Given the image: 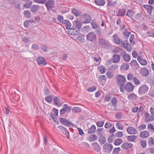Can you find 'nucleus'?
I'll use <instances>...</instances> for the list:
<instances>
[{"mask_svg":"<svg viewBox=\"0 0 154 154\" xmlns=\"http://www.w3.org/2000/svg\"><path fill=\"white\" fill-rule=\"evenodd\" d=\"M111 103L112 105L114 106V110H117V108L116 106H117V99L115 97H113L112 98L111 100Z\"/></svg>","mask_w":154,"mask_h":154,"instance_id":"nucleus-26","label":"nucleus"},{"mask_svg":"<svg viewBox=\"0 0 154 154\" xmlns=\"http://www.w3.org/2000/svg\"><path fill=\"white\" fill-rule=\"evenodd\" d=\"M72 111L74 112H78L81 111V108L79 107H75L72 108Z\"/></svg>","mask_w":154,"mask_h":154,"instance_id":"nucleus-40","label":"nucleus"},{"mask_svg":"<svg viewBox=\"0 0 154 154\" xmlns=\"http://www.w3.org/2000/svg\"><path fill=\"white\" fill-rule=\"evenodd\" d=\"M37 61L39 65H45L47 64L45 59L42 57H38L37 58Z\"/></svg>","mask_w":154,"mask_h":154,"instance_id":"nucleus-11","label":"nucleus"},{"mask_svg":"<svg viewBox=\"0 0 154 154\" xmlns=\"http://www.w3.org/2000/svg\"><path fill=\"white\" fill-rule=\"evenodd\" d=\"M137 63L136 60H133L130 63V65L132 67H134L137 65Z\"/></svg>","mask_w":154,"mask_h":154,"instance_id":"nucleus-61","label":"nucleus"},{"mask_svg":"<svg viewBox=\"0 0 154 154\" xmlns=\"http://www.w3.org/2000/svg\"><path fill=\"white\" fill-rule=\"evenodd\" d=\"M40 7V6L38 5H33L30 8L31 11L32 13L36 12L38 10Z\"/></svg>","mask_w":154,"mask_h":154,"instance_id":"nucleus-23","label":"nucleus"},{"mask_svg":"<svg viewBox=\"0 0 154 154\" xmlns=\"http://www.w3.org/2000/svg\"><path fill=\"white\" fill-rule=\"evenodd\" d=\"M148 144L150 146L154 145V141L152 137L148 139Z\"/></svg>","mask_w":154,"mask_h":154,"instance_id":"nucleus-54","label":"nucleus"},{"mask_svg":"<svg viewBox=\"0 0 154 154\" xmlns=\"http://www.w3.org/2000/svg\"><path fill=\"white\" fill-rule=\"evenodd\" d=\"M86 39L88 41L91 42H94L96 40V35L94 32H90L87 35Z\"/></svg>","mask_w":154,"mask_h":154,"instance_id":"nucleus-2","label":"nucleus"},{"mask_svg":"<svg viewBox=\"0 0 154 154\" xmlns=\"http://www.w3.org/2000/svg\"><path fill=\"white\" fill-rule=\"evenodd\" d=\"M104 124V122L103 121L98 122L97 123V125L98 127H102Z\"/></svg>","mask_w":154,"mask_h":154,"instance_id":"nucleus-63","label":"nucleus"},{"mask_svg":"<svg viewBox=\"0 0 154 154\" xmlns=\"http://www.w3.org/2000/svg\"><path fill=\"white\" fill-rule=\"evenodd\" d=\"M85 23H89L91 20V17L90 15L88 14L85 16Z\"/></svg>","mask_w":154,"mask_h":154,"instance_id":"nucleus-43","label":"nucleus"},{"mask_svg":"<svg viewBox=\"0 0 154 154\" xmlns=\"http://www.w3.org/2000/svg\"><path fill=\"white\" fill-rule=\"evenodd\" d=\"M73 32L72 34L73 35H78L79 33L80 30L78 29H77L76 28H73Z\"/></svg>","mask_w":154,"mask_h":154,"instance_id":"nucleus-59","label":"nucleus"},{"mask_svg":"<svg viewBox=\"0 0 154 154\" xmlns=\"http://www.w3.org/2000/svg\"><path fill=\"white\" fill-rule=\"evenodd\" d=\"M92 146L94 149L99 152L100 150V147L99 144L97 142H95L92 144Z\"/></svg>","mask_w":154,"mask_h":154,"instance_id":"nucleus-31","label":"nucleus"},{"mask_svg":"<svg viewBox=\"0 0 154 154\" xmlns=\"http://www.w3.org/2000/svg\"><path fill=\"white\" fill-rule=\"evenodd\" d=\"M124 88L126 91L130 92L133 91L134 87L131 83L128 82L126 84Z\"/></svg>","mask_w":154,"mask_h":154,"instance_id":"nucleus-12","label":"nucleus"},{"mask_svg":"<svg viewBox=\"0 0 154 154\" xmlns=\"http://www.w3.org/2000/svg\"><path fill=\"white\" fill-rule=\"evenodd\" d=\"M148 87L146 85H144L139 88L138 93L140 95L145 94L148 92Z\"/></svg>","mask_w":154,"mask_h":154,"instance_id":"nucleus-5","label":"nucleus"},{"mask_svg":"<svg viewBox=\"0 0 154 154\" xmlns=\"http://www.w3.org/2000/svg\"><path fill=\"white\" fill-rule=\"evenodd\" d=\"M62 24H64L67 29H70L71 27V23L67 20H64L62 21Z\"/></svg>","mask_w":154,"mask_h":154,"instance_id":"nucleus-29","label":"nucleus"},{"mask_svg":"<svg viewBox=\"0 0 154 154\" xmlns=\"http://www.w3.org/2000/svg\"><path fill=\"white\" fill-rule=\"evenodd\" d=\"M113 38L114 43L117 44H120L122 42V40L119 38L116 34H115L113 35Z\"/></svg>","mask_w":154,"mask_h":154,"instance_id":"nucleus-16","label":"nucleus"},{"mask_svg":"<svg viewBox=\"0 0 154 154\" xmlns=\"http://www.w3.org/2000/svg\"><path fill=\"white\" fill-rule=\"evenodd\" d=\"M136 95L134 94H129L128 96V99L129 100H134L136 99Z\"/></svg>","mask_w":154,"mask_h":154,"instance_id":"nucleus-45","label":"nucleus"},{"mask_svg":"<svg viewBox=\"0 0 154 154\" xmlns=\"http://www.w3.org/2000/svg\"><path fill=\"white\" fill-rule=\"evenodd\" d=\"M121 55L117 54H114L112 57V61L114 63H117L120 61Z\"/></svg>","mask_w":154,"mask_h":154,"instance_id":"nucleus-20","label":"nucleus"},{"mask_svg":"<svg viewBox=\"0 0 154 154\" xmlns=\"http://www.w3.org/2000/svg\"><path fill=\"white\" fill-rule=\"evenodd\" d=\"M9 3L12 6L15 7L17 9H20V5L17 2L18 0H8Z\"/></svg>","mask_w":154,"mask_h":154,"instance_id":"nucleus-7","label":"nucleus"},{"mask_svg":"<svg viewBox=\"0 0 154 154\" xmlns=\"http://www.w3.org/2000/svg\"><path fill=\"white\" fill-rule=\"evenodd\" d=\"M146 34L148 36L152 37L154 38V31L150 32H148L146 33Z\"/></svg>","mask_w":154,"mask_h":154,"instance_id":"nucleus-64","label":"nucleus"},{"mask_svg":"<svg viewBox=\"0 0 154 154\" xmlns=\"http://www.w3.org/2000/svg\"><path fill=\"white\" fill-rule=\"evenodd\" d=\"M71 110V107L69 106L67 104H64L63 105V108L60 109V114L63 115L66 112H70Z\"/></svg>","mask_w":154,"mask_h":154,"instance_id":"nucleus-8","label":"nucleus"},{"mask_svg":"<svg viewBox=\"0 0 154 154\" xmlns=\"http://www.w3.org/2000/svg\"><path fill=\"white\" fill-rule=\"evenodd\" d=\"M91 23L93 29H97L99 28V26L96 23L94 20L92 21Z\"/></svg>","mask_w":154,"mask_h":154,"instance_id":"nucleus-50","label":"nucleus"},{"mask_svg":"<svg viewBox=\"0 0 154 154\" xmlns=\"http://www.w3.org/2000/svg\"><path fill=\"white\" fill-rule=\"evenodd\" d=\"M131 34V32H128L127 29H125L123 32V36L125 38H128L129 37V36Z\"/></svg>","mask_w":154,"mask_h":154,"instance_id":"nucleus-32","label":"nucleus"},{"mask_svg":"<svg viewBox=\"0 0 154 154\" xmlns=\"http://www.w3.org/2000/svg\"><path fill=\"white\" fill-rule=\"evenodd\" d=\"M116 83L119 85H125L126 82L125 78L122 75H118L116 78Z\"/></svg>","mask_w":154,"mask_h":154,"instance_id":"nucleus-1","label":"nucleus"},{"mask_svg":"<svg viewBox=\"0 0 154 154\" xmlns=\"http://www.w3.org/2000/svg\"><path fill=\"white\" fill-rule=\"evenodd\" d=\"M148 82L150 83L151 86H154V79H148Z\"/></svg>","mask_w":154,"mask_h":154,"instance_id":"nucleus-62","label":"nucleus"},{"mask_svg":"<svg viewBox=\"0 0 154 154\" xmlns=\"http://www.w3.org/2000/svg\"><path fill=\"white\" fill-rule=\"evenodd\" d=\"M73 28H75L80 30L82 26V24L79 21H76L73 22Z\"/></svg>","mask_w":154,"mask_h":154,"instance_id":"nucleus-19","label":"nucleus"},{"mask_svg":"<svg viewBox=\"0 0 154 154\" xmlns=\"http://www.w3.org/2000/svg\"><path fill=\"white\" fill-rule=\"evenodd\" d=\"M106 74L107 78L109 79H112L113 76V74L110 71L107 72Z\"/></svg>","mask_w":154,"mask_h":154,"instance_id":"nucleus-49","label":"nucleus"},{"mask_svg":"<svg viewBox=\"0 0 154 154\" xmlns=\"http://www.w3.org/2000/svg\"><path fill=\"white\" fill-rule=\"evenodd\" d=\"M98 43L102 46L108 47L109 42L103 38H100L98 39Z\"/></svg>","mask_w":154,"mask_h":154,"instance_id":"nucleus-10","label":"nucleus"},{"mask_svg":"<svg viewBox=\"0 0 154 154\" xmlns=\"http://www.w3.org/2000/svg\"><path fill=\"white\" fill-rule=\"evenodd\" d=\"M115 138V135L112 134L111 135V136L109 137L107 139L109 143H111L112 142L113 139Z\"/></svg>","mask_w":154,"mask_h":154,"instance_id":"nucleus-47","label":"nucleus"},{"mask_svg":"<svg viewBox=\"0 0 154 154\" xmlns=\"http://www.w3.org/2000/svg\"><path fill=\"white\" fill-rule=\"evenodd\" d=\"M98 69L102 74L105 73L106 71V69L105 67L103 66H100L99 68H98Z\"/></svg>","mask_w":154,"mask_h":154,"instance_id":"nucleus-37","label":"nucleus"},{"mask_svg":"<svg viewBox=\"0 0 154 154\" xmlns=\"http://www.w3.org/2000/svg\"><path fill=\"white\" fill-rule=\"evenodd\" d=\"M141 145L143 148H145L146 146V141L142 140H140Z\"/></svg>","mask_w":154,"mask_h":154,"instance_id":"nucleus-51","label":"nucleus"},{"mask_svg":"<svg viewBox=\"0 0 154 154\" xmlns=\"http://www.w3.org/2000/svg\"><path fill=\"white\" fill-rule=\"evenodd\" d=\"M149 133L147 131H144L141 132L140 134V136L142 138H146L149 137Z\"/></svg>","mask_w":154,"mask_h":154,"instance_id":"nucleus-21","label":"nucleus"},{"mask_svg":"<svg viewBox=\"0 0 154 154\" xmlns=\"http://www.w3.org/2000/svg\"><path fill=\"white\" fill-rule=\"evenodd\" d=\"M117 4V2L116 1L112 2L109 1L107 4V6L111 7L113 5H115Z\"/></svg>","mask_w":154,"mask_h":154,"instance_id":"nucleus-53","label":"nucleus"},{"mask_svg":"<svg viewBox=\"0 0 154 154\" xmlns=\"http://www.w3.org/2000/svg\"><path fill=\"white\" fill-rule=\"evenodd\" d=\"M148 128L150 130L152 133L154 132V128L153 125L151 123H149L148 125Z\"/></svg>","mask_w":154,"mask_h":154,"instance_id":"nucleus-46","label":"nucleus"},{"mask_svg":"<svg viewBox=\"0 0 154 154\" xmlns=\"http://www.w3.org/2000/svg\"><path fill=\"white\" fill-rule=\"evenodd\" d=\"M118 67V65L116 64H112L109 67V69L111 71H113L117 69Z\"/></svg>","mask_w":154,"mask_h":154,"instance_id":"nucleus-44","label":"nucleus"},{"mask_svg":"<svg viewBox=\"0 0 154 154\" xmlns=\"http://www.w3.org/2000/svg\"><path fill=\"white\" fill-rule=\"evenodd\" d=\"M129 68V65L127 63L123 64L121 66V70H128Z\"/></svg>","mask_w":154,"mask_h":154,"instance_id":"nucleus-41","label":"nucleus"},{"mask_svg":"<svg viewBox=\"0 0 154 154\" xmlns=\"http://www.w3.org/2000/svg\"><path fill=\"white\" fill-rule=\"evenodd\" d=\"M140 15V14L139 13L135 15L134 18H132V19L134 21L137 20L139 19Z\"/></svg>","mask_w":154,"mask_h":154,"instance_id":"nucleus-55","label":"nucleus"},{"mask_svg":"<svg viewBox=\"0 0 154 154\" xmlns=\"http://www.w3.org/2000/svg\"><path fill=\"white\" fill-rule=\"evenodd\" d=\"M60 122H62L64 125H66L68 127L70 126H73V124L67 120L66 119L63 118H61L60 119Z\"/></svg>","mask_w":154,"mask_h":154,"instance_id":"nucleus-9","label":"nucleus"},{"mask_svg":"<svg viewBox=\"0 0 154 154\" xmlns=\"http://www.w3.org/2000/svg\"><path fill=\"white\" fill-rule=\"evenodd\" d=\"M143 7L147 10V13L149 14H151L152 13V11L153 8V7L151 5H144Z\"/></svg>","mask_w":154,"mask_h":154,"instance_id":"nucleus-25","label":"nucleus"},{"mask_svg":"<svg viewBox=\"0 0 154 154\" xmlns=\"http://www.w3.org/2000/svg\"><path fill=\"white\" fill-rule=\"evenodd\" d=\"M133 81L134 83L136 85H138L140 83V81L137 79L135 77L133 78Z\"/></svg>","mask_w":154,"mask_h":154,"instance_id":"nucleus-52","label":"nucleus"},{"mask_svg":"<svg viewBox=\"0 0 154 154\" xmlns=\"http://www.w3.org/2000/svg\"><path fill=\"white\" fill-rule=\"evenodd\" d=\"M127 131L130 134H136L137 133L136 129L131 126L127 128Z\"/></svg>","mask_w":154,"mask_h":154,"instance_id":"nucleus-14","label":"nucleus"},{"mask_svg":"<svg viewBox=\"0 0 154 154\" xmlns=\"http://www.w3.org/2000/svg\"><path fill=\"white\" fill-rule=\"evenodd\" d=\"M134 38V34H132L131 35L129 38L130 42L132 43L133 45L135 44V42H133Z\"/></svg>","mask_w":154,"mask_h":154,"instance_id":"nucleus-60","label":"nucleus"},{"mask_svg":"<svg viewBox=\"0 0 154 154\" xmlns=\"http://www.w3.org/2000/svg\"><path fill=\"white\" fill-rule=\"evenodd\" d=\"M120 150V149L119 147L114 148L112 151L113 154H118Z\"/></svg>","mask_w":154,"mask_h":154,"instance_id":"nucleus-56","label":"nucleus"},{"mask_svg":"<svg viewBox=\"0 0 154 154\" xmlns=\"http://www.w3.org/2000/svg\"><path fill=\"white\" fill-rule=\"evenodd\" d=\"M126 12V10L125 8H122L119 9L117 12V15L119 17H123L125 14Z\"/></svg>","mask_w":154,"mask_h":154,"instance_id":"nucleus-17","label":"nucleus"},{"mask_svg":"<svg viewBox=\"0 0 154 154\" xmlns=\"http://www.w3.org/2000/svg\"><path fill=\"white\" fill-rule=\"evenodd\" d=\"M45 5L46 6L48 11H49L52 9L55 5V2L53 0H49L46 2Z\"/></svg>","mask_w":154,"mask_h":154,"instance_id":"nucleus-4","label":"nucleus"},{"mask_svg":"<svg viewBox=\"0 0 154 154\" xmlns=\"http://www.w3.org/2000/svg\"><path fill=\"white\" fill-rule=\"evenodd\" d=\"M99 141L100 143L102 144H104L106 142V140L105 137L102 135H101L100 136L99 138Z\"/></svg>","mask_w":154,"mask_h":154,"instance_id":"nucleus-34","label":"nucleus"},{"mask_svg":"<svg viewBox=\"0 0 154 154\" xmlns=\"http://www.w3.org/2000/svg\"><path fill=\"white\" fill-rule=\"evenodd\" d=\"M125 52H122L121 53V54L122 55V57L124 61L126 62H128L130 60V57L128 54H125Z\"/></svg>","mask_w":154,"mask_h":154,"instance_id":"nucleus-18","label":"nucleus"},{"mask_svg":"<svg viewBox=\"0 0 154 154\" xmlns=\"http://www.w3.org/2000/svg\"><path fill=\"white\" fill-rule=\"evenodd\" d=\"M135 14V12L133 11L128 9L126 12V15L132 19Z\"/></svg>","mask_w":154,"mask_h":154,"instance_id":"nucleus-28","label":"nucleus"},{"mask_svg":"<svg viewBox=\"0 0 154 154\" xmlns=\"http://www.w3.org/2000/svg\"><path fill=\"white\" fill-rule=\"evenodd\" d=\"M123 135V133L121 131H118L116 133V134L115 135V138L116 137H117L118 138H120L122 137Z\"/></svg>","mask_w":154,"mask_h":154,"instance_id":"nucleus-58","label":"nucleus"},{"mask_svg":"<svg viewBox=\"0 0 154 154\" xmlns=\"http://www.w3.org/2000/svg\"><path fill=\"white\" fill-rule=\"evenodd\" d=\"M112 145L108 143H106L103 146V151L106 153H109L113 149Z\"/></svg>","mask_w":154,"mask_h":154,"instance_id":"nucleus-3","label":"nucleus"},{"mask_svg":"<svg viewBox=\"0 0 154 154\" xmlns=\"http://www.w3.org/2000/svg\"><path fill=\"white\" fill-rule=\"evenodd\" d=\"M137 60L142 65L145 66L147 64V61L146 60L143 59L140 56H139L138 57Z\"/></svg>","mask_w":154,"mask_h":154,"instance_id":"nucleus-27","label":"nucleus"},{"mask_svg":"<svg viewBox=\"0 0 154 154\" xmlns=\"http://www.w3.org/2000/svg\"><path fill=\"white\" fill-rule=\"evenodd\" d=\"M144 117L145 121L146 123L154 120V116L152 115H150L148 112H146L145 113Z\"/></svg>","mask_w":154,"mask_h":154,"instance_id":"nucleus-6","label":"nucleus"},{"mask_svg":"<svg viewBox=\"0 0 154 154\" xmlns=\"http://www.w3.org/2000/svg\"><path fill=\"white\" fill-rule=\"evenodd\" d=\"M34 2L39 4H44L47 2V0H34Z\"/></svg>","mask_w":154,"mask_h":154,"instance_id":"nucleus-48","label":"nucleus"},{"mask_svg":"<svg viewBox=\"0 0 154 154\" xmlns=\"http://www.w3.org/2000/svg\"><path fill=\"white\" fill-rule=\"evenodd\" d=\"M54 104L58 106H61L63 104V103L61 102L59 98L57 97H54Z\"/></svg>","mask_w":154,"mask_h":154,"instance_id":"nucleus-24","label":"nucleus"},{"mask_svg":"<svg viewBox=\"0 0 154 154\" xmlns=\"http://www.w3.org/2000/svg\"><path fill=\"white\" fill-rule=\"evenodd\" d=\"M71 11L72 14L76 17H79L82 14L80 10L74 8L72 9Z\"/></svg>","mask_w":154,"mask_h":154,"instance_id":"nucleus-22","label":"nucleus"},{"mask_svg":"<svg viewBox=\"0 0 154 154\" xmlns=\"http://www.w3.org/2000/svg\"><path fill=\"white\" fill-rule=\"evenodd\" d=\"M133 146L132 144L127 142L123 143L121 146V147L123 149H127Z\"/></svg>","mask_w":154,"mask_h":154,"instance_id":"nucleus-15","label":"nucleus"},{"mask_svg":"<svg viewBox=\"0 0 154 154\" xmlns=\"http://www.w3.org/2000/svg\"><path fill=\"white\" fill-rule=\"evenodd\" d=\"M146 127V126L145 124H142L138 127V129L139 130L141 131L145 129Z\"/></svg>","mask_w":154,"mask_h":154,"instance_id":"nucleus-57","label":"nucleus"},{"mask_svg":"<svg viewBox=\"0 0 154 154\" xmlns=\"http://www.w3.org/2000/svg\"><path fill=\"white\" fill-rule=\"evenodd\" d=\"M90 142H93L96 140L97 139V137L95 135H91L89 138Z\"/></svg>","mask_w":154,"mask_h":154,"instance_id":"nucleus-35","label":"nucleus"},{"mask_svg":"<svg viewBox=\"0 0 154 154\" xmlns=\"http://www.w3.org/2000/svg\"><path fill=\"white\" fill-rule=\"evenodd\" d=\"M122 142V140L120 139H117L114 141V144L115 145L118 146L120 145Z\"/></svg>","mask_w":154,"mask_h":154,"instance_id":"nucleus-42","label":"nucleus"},{"mask_svg":"<svg viewBox=\"0 0 154 154\" xmlns=\"http://www.w3.org/2000/svg\"><path fill=\"white\" fill-rule=\"evenodd\" d=\"M96 128L95 125H93L88 130V133L90 134L94 133L95 131Z\"/></svg>","mask_w":154,"mask_h":154,"instance_id":"nucleus-33","label":"nucleus"},{"mask_svg":"<svg viewBox=\"0 0 154 154\" xmlns=\"http://www.w3.org/2000/svg\"><path fill=\"white\" fill-rule=\"evenodd\" d=\"M140 72L142 75L146 76L149 74L148 70L145 67L143 68L140 70Z\"/></svg>","mask_w":154,"mask_h":154,"instance_id":"nucleus-13","label":"nucleus"},{"mask_svg":"<svg viewBox=\"0 0 154 154\" xmlns=\"http://www.w3.org/2000/svg\"><path fill=\"white\" fill-rule=\"evenodd\" d=\"M45 100L49 103L52 102L53 100V97L51 95H49L45 97Z\"/></svg>","mask_w":154,"mask_h":154,"instance_id":"nucleus-39","label":"nucleus"},{"mask_svg":"<svg viewBox=\"0 0 154 154\" xmlns=\"http://www.w3.org/2000/svg\"><path fill=\"white\" fill-rule=\"evenodd\" d=\"M137 138V136L131 135L128 136L127 138L128 140L130 141H134Z\"/></svg>","mask_w":154,"mask_h":154,"instance_id":"nucleus-36","label":"nucleus"},{"mask_svg":"<svg viewBox=\"0 0 154 154\" xmlns=\"http://www.w3.org/2000/svg\"><path fill=\"white\" fill-rule=\"evenodd\" d=\"M95 3L98 5L103 6L105 4V2L104 0H95Z\"/></svg>","mask_w":154,"mask_h":154,"instance_id":"nucleus-30","label":"nucleus"},{"mask_svg":"<svg viewBox=\"0 0 154 154\" xmlns=\"http://www.w3.org/2000/svg\"><path fill=\"white\" fill-rule=\"evenodd\" d=\"M24 16L27 18H29L31 17V13L29 10H26L24 11Z\"/></svg>","mask_w":154,"mask_h":154,"instance_id":"nucleus-38","label":"nucleus"}]
</instances>
